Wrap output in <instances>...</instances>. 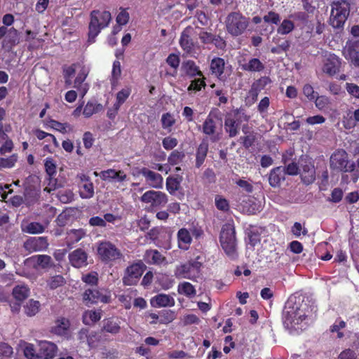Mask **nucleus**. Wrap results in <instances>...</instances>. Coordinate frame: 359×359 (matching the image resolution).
Wrapping results in <instances>:
<instances>
[{
	"label": "nucleus",
	"instance_id": "1",
	"mask_svg": "<svg viewBox=\"0 0 359 359\" xmlns=\"http://www.w3.org/2000/svg\"><path fill=\"white\" fill-rule=\"evenodd\" d=\"M311 311L309 304L304 301H297L290 297L285 304L283 311V323L288 329L296 330L304 329L306 318Z\"/></svg>",
	"mask_w": 359,
	"mask_h": 359
},
{
	"label": "nucleus",
	"instance_id": "2",
	"mask_svg": "<svg viewBox=\"0 0 359 359\" xmlns=\"http://www.w3.org/2000/svg\"><path fill=\"white\" fill-rule=\"evenodd\" d=\"M89 73V68L81 62L63 67V76L67 88H79Z\"/></svg>",
	"mask_w": 359,
	"mask_h": 359
},
{
	"label": "nucleus",
	"instance_id": "3",
	"mask_svg": "<svg viewBox=\"0 0 359 359\" xmlns=\"http://www.w3.org/2000/svg\"><path fill=\"white\" fill-rule=\"evenodd\" d=\"M90 21L88 27V39L90 43H94L96 36L101 30L108 27L111 15L107 11L93 10L90 14Z\"/></svg>",
	"mask_w": 359,
	"mask_h": 359
},
{
	"label": "nucleus",
	"instance_id": "4",
	"mask_svg": "<svg viewBox=\"0 0 359 359\" xmlns=\"http://www.w3.org/2000/svg\"><path fill=\"white\" fill-rule=\"evenodd\" d=\"M219 242L222 248L229 258L234 259L237 257V241L233 222H228L223 225L220 232Z\"/></svg>",
	"mask_w": 359,
	"mask_h": 359
},
{
	"label": "nucleus",
	"instance_id": "5",
	"mask_svg": "<svg viewBox=\"0 0 359 359\" xmlns=\"http://www.w3.org/2000/svg\"><path fill=\"white\" fill-rule=\"evenodd\" d=\"M350 5L346 1H333L329 19L330 25L335 28H342L349 15Z\"/></svg>",
	"mask_w": 359,
	"mask_h": 359
},
{
	"label": "nucleus",
	"instance_id": "6",
	"mask_svg": "<svg viewBox=\"0 0 359 359\" xmlns=\"http://www.w3.org/2000/svg\"><path fill=\"white\" fill-rule=\"evenodd\" d=\"M203 261V257L197 255L194 259L177 266L175 270V276L180 279L196 280L199 276Z\"/></svg>",
	"mask_w": 359,
	"mask_h": 359
},
{
	"label": "nucleus",
	"instance_id": "7",
	"mask_svg": "<svg viewBox=\"0 0 359 359\" xmlns=\"http://www.w3.org/2000/svg\"><path fill=\"white\" fill-rule=\"evenodd\" d=\"M249 18L240 12H231L228 14L225 20V26L227 32L233 36L243 34L249 26Z\"/></svg>",
	"mask_w": 359,
	"mask_h": 359
},
{
	"label": "nucleus",
	"instance_id": "8",
	"mask_svg": "<svg viewBox=\"0 0 359 359\" xmlns=\"http://www.w3.org/2000/svg\"><path fill=\"white\" fill-rule=\"evenodd\" d=\"M97 252L100 259L105 263L116 262L123 258L121 250L109 241L100 243L97 248Z\"/></svg>",
	"mask_w": 359,
	"mask_h": 359
},
{
	"label": "nucleus",
	"instance_id": "9",
	"mask_svg": "<svg viewBox=\"0 0 359 359\" xmlns=\"http://www.w3.org/2000/svg\"><path fill=\"white\" fill-rule=\"evenodd\" d=\"M250 117L243 111L235 110L229 113L225 118L224 129L230 137H235L239 132V125L241 121L249 120Z\"/></svg>",
	"mask_w": 359,
	"mask_h": 359
},
{
	"label": "nucleus",
	"instance_id": "10",
	"mask_svg": "<svg viewBox=\"0 0 359 359\" xmlns=\"http://www.w3.org/2000/svg\"><path fill=\"white\" fill-rule=\"evenodd\" d=\"M330 168L333 170L344 172H351L355 168L353 162L348 161L347 153L339 149L334 151L330 156Z\"/></svg>",
	"mask_w": 359,
	"mask_h": 359
},
{
	"label": "nucleus",
	"instance_id": "11",
	"mask_svg": "<svg viewBox=\"0 0 359 359\" xmlns=\"http://www.w3.org/2000/svg\"><path fill=\"white\" fill-rule=\"evenodd\" d=\"M145 268L144 264L141 261L128 266L123 278V283L126 285L136 284L142 276Z\"/></svg>",
	"mask_w": 359,
	"mask_h": 359
},
{
	"label": "nucleus",
	"instance_id": "12",
	"mask_svg": "<svg viewBox=\"0 0 359 359\" xmlns=\"http://www.w3.org/2000/svg\"><path fill=\"white\" fill-rule=\"evenodd\" d=\"M183 69L184 72L189 75L194 76H202L201 72L198 69V67L196 65L194 61H187L183 65ZM205 87V81L201 77L198 79H194L191 81L190 86L188 87L187 90H201Z\"/></svg>",
	"mask_w": 359,
	"mask_h": 359
},
{
	"label": "nucleus",
	"instance_id": "13",
	"mask_svg": "<svg viewBox=\"0 0 359 359\" xmlns=\"http://www.w3.org/2000/svg\"><path fill=\"white\" fill-rule=\"evenodd\" d=\"M110 300L111 294L106 290L88 289L83 294V301L86 306H90L99 302L109 303Z\"/></svg>",
	"mask_w": 359,
	"mask_h": 359
},
{
	"label": "nucleus",
	"instance_id": "14",
	"mask_svg": "<svg viewBox=\"0 0 359 359\" xmlns=\"http://www.w3.org/2000/svg\"><path fill=\"white\" fill-rule=\"evenodd\" d=\"M141 201L146 203H150L153 207L164 206L168 201L167 195L161 191H148L141 197Z\"/></svg>",
	"mask_w": 359,
	"mask_h": 359
},
{
	"label": "nucleus",
	"instance_id": "15",
	"mask_svg": "<svg viewBox=\"0 0 359 359\" xmlns=\"http://www.w3.org/2000/svg\"><path fill=\"white\" fill-rule=\"evenodd\" d=\"M341 60L336 55L326 53L323 60V71L324 73L332 76L339 72Z\"/></svg>",
	"mask_w": 359,
	"mask_h": 359
},
{
	"label": "nucleus",
	"instance_id": "16",
	"mask_svg": "<svg viewBox=\"0 0 359 359\" xmlns=\"http://www.w3.org/2000/svg\"><path fill=\"white\" fill-rule=\"evenodd\" d=\"M77 177L79 179V188L81 198L83 199L93 198L95 194L94 185L90 177L83 173L79 174Z\"/></svg>",
	"mask_w": 359,
	"mask_h": 359
},
{
	"label": "nucleus",
	"instance_id": "17",
	"mask_svg": "<svg viewBox=\"0 0 359 359\" xmlns=\"http://www.w3.org/2000/svg\"><path fill=\"white\" fill-rule=\"evenodd\" d=\"M196 230L186 228L180 229L177 234L178 248L183 250H187L192 242V235H194Z\"/></svg>",
	"mask_w": 359,
	"mask_h": 359
},
{
	"label": "nucleus",
	"instance_id": "18",
	"mask_svg": "<svg viewBox=\"0 0 359 359\" xmlns=\"http://www.w3.org/2000/svg\"><path fill=\"white\" fill-rule=\"evenodd\" d=\"M140 173L145 177L148 184L154 189H161L163 187V179L162 176L147 168H143Z\"/></svg>",
	"mask_w": 359,
	"mask_h": 359
},
{
	"label": "nucleus",
	"instance_id": "19",
	"mask_svg": "<svg viewBox=\"0 0 359 359\" xmlns=\"http://www.w3.org/2000/svg\"><path fill=\"white\" fill-rule=\"evenodd\" d=\"M100 177L104 181L122 182L126 180L127 175L123 170L107 169L100 172Z\"/></svg>",
	"mask_w": 359,
	"mask_h": 359
},
{
	"label": "nucleus",
	"instance_id": "20",
	"mask_svg": "<svg viewBox=\"0 0 359 359\" xmlns=\"http://www.w3.org/2000/svg\"><path fill=\"white\" fill-rule=\"evenodd\" d=\"M48 242L44 237L31 238L26 241L24 243L25 248L32 252L41 251L48 247Z\"/></svg>",
	"mask_w": 359,
	"mask_h": 359
},
{
	"label": "nucleus",
	"instance_id": "21",
	"mask_svg": "<svg viewBox=\"0 0 359 359\" xmlns=\"http://www.w3.org/2000/svg\"><path fill=\"white\" fill-rule=\"evenodd\" d=\"M40 358L52 359L57 351V346L50 341H41L39 343Z\"/></svg>",
	"mask_w": 359,
	"mask_h": 359
},
{
	"label": "nucleus",
	"instance_id": "22",
	"mask_svg": "<svg viewBox=\"0 0 359 359\" xmlns=\"http://www.w3.org/2000/svg\"><path fill=\"white\" fill-rule=\"evenodd\" d=\"M344 54L345 57L351 60L355 66H359V41L347 43Z\"/></svg>",
	"mask_w": 359,
	"mask_h": 359
},
{
	"label": "nucleus",
	"instance_id": "23",
	"mask_svg": "<svg viewBox=\"0 0 359 359\" xmlns=\"http://www.w3.org/2000/svg\"><path fill=\"white\" fill-rule=\"evenodd\" d=\"M150 304L155 308L171 307L175 305V299L169 294H159L151 299Z\"/></svg>",
	"mask_w": 359,
	"mask_h": 359
},
{
	"label": "nucleus",
	"instance_id": "24",
	"mask_svg": "<svg viewBox=\"0 0 359 359\" xmlns=\"http://www.w3.org/2000/svg\"><path fill=\"white\" fill-rule=\"evenodd\" d=\"M69 259L71 264L75 268L87 265V254L81 249H77L70 253Z\"/></svg>",
	"mask_w": 359,
	"mask_h": 359
},
{
	"label": "nucleus",
	"instance_id": "25",
	"mask_svg": "<svg viewBox=\"0 0 359 359\" xmlns=\"http://www.w3.org/2000/svg\"><path fill=\"white\" fill-rule=\"evenodd\" d=\"M144 260L149 264L161 265L166 263V258L157 250H147L144 255Z\"/></svg>",
	"mask_w": 359,
	"mask_h": 359
},
{
	"label": "nucleus",
	"instance_id": "26",
	"mask_svg": "<svg viewBox=\"0 0 359 359\" xmlns=\"http://www.w3.org/2000/svg\"><path fill=\"white\" fill-rule=\"evenodd\" d=\"M34 268L48 269L52 266V259L46 255H35L29 258Z\"/></svg>",
	"mask_w": 359,
	"mask_h": 359
},
{
	"label": "nucleus",
	"instance_id": "27",
	"mask_svg": "<svg viewBox=\"0 0 359 359\" xmlns=\"http://www.w3.org/2000/svg\"><path fill=\"white\" fill-rule=\"evenodd\" d=\"M70 323L68 319L61 318L57 319L51 327V332L59 336L66 335L68 332Z\"/></svg>",
	"mask_w": 359,
	"mask_h": 359
},
{
	"label": "nucleus",
	"instance_id": "28",
	"mask_svg": "<svg viewBox=\"0 0 359 359\" xmlns=\"http://www.w3.org/2000/svg\"><path fill=\"white\" fill-rule=\"evenodd\" d=\"M239 65L243 70L259 72L264 69V65L258 58H252L247 62L239 60Z\"/></svg>",
	"mask_w": 359,
	"mask_h": 359
},
{
	"label": "nucleus",
	"instance_id": "29",
	"mask_svg": "<svg viewBox=\"0 0 359 359\" xmlns=\"http://www.w3.org/2000/svg\"><path fill=\"white\" fill-rule=\"evenodd\" d=\"M121 321L118 318H109L104 320L102 330L104 332L116 334L121 330Z\"/></svg>",
	"mask_w": 359,
	"mask_h": 359
},
{
	"label": "nucleus",
	"instance_id": "30",
	"mask_svg": "<svg viewBox=\"0 0 359 359\" xmlns=\"http://www.w3.org/2000/svg\"><path fill=\"white\" fill-rule=\"evenodd\" d=\"M86 235V232L83 229H71L67 233L66 243L70 246L81 241Z\"/></svg>",
	"mask_w": 359,
	"mask_h": 359
},
{
	"label": "nucleus",
	"instance_id": "31",
	"mask_svg": "<svg viewBox=\"0 0 359 359\" xmlns=\"http://www.w3.org/2000/svg\"><path fill=\"white\" fill-rule=\"evenodd\" d=\"M302 180L304 183L306 184H311L316 179V171L314 166L309 164H306L302 167L301 172Z\"/></svg>",
	"mask_w": 359,
	"mask_h": 359
},
{
	"label": "nucleus",
	"instance_id": "32",
	"mask_svg": "<svg viewBox=\"0 0 359 359\" xmlns=\"http://www.w3.org/2000/svg\"><path fill=\"white\" fill-rule=\"evenodd\" d=\"M243 209L248 215H255L261 210V205L255 198H248L243 201Z\"/></svg>",
	"mask_w": 359,
	"mask_h": 359
},
{
	"label": "nucleus",
	"instance_id": "33",
	"mask_svg": "<svg viewBox=\"0 0 359 359\" xmlns=\"http://www.w3.org/2000/svg\"><path fill=\"white\" fill-rule=\"evenodd\" d=\"M305 95L309 100L316 99V106L319 109H323L327 107L330 103L329 99L323 95L317 96V92L316 91H304Z\"/></svg>",
	"mask_w": 359,
	"mask_h": 359
},
{
	"label": "nucleus",
	"instance_id": "34",
	"mask_svg": "<svg viewBox=\"0 0 359 359\" xmlns=\"http://www.w3.org/2000/svg\"><path fill=\"white\" fill-rule=\"evenodd\" d=\"M225 67L224 59L220 57L214 58L210 63V69L212 74L218 78H222Z\"/></svg>",
	"mask_w": 359,
	"mask_h": 359
},
{
	"label": "nucleus",
	"instance_id": "35",
	"mask_svg": "<svg viewBox=\"0 0 359 359\" xmlns=\"http://www.w3.org/2000/svg\"><path fill=\"white\" fill-rule=\"evenodd\" d=\"M101 317L100 310H88L83 314V323L89 325L100 320Z\"/></svg>",
	"mask_w": 359,
	"mask_h": 359
},
{
	"label": "nucleus",
	"instance_id": "36",
	"mask_svg": "<svg viewBox=\"0 0 359 359\" xmlns=\"http://www.w3.org/2000/svg\"><path fill=\"white\" fill-rule=\"evenodd\" d=\"M284 178V170L280 167L273 168L269 177V182L271 186L277 187Z\"/></svg>",
	"mask_w": 359,
	"mask_h": 359
},
{
	"label": "nucleus",
	"instance_id": "37",
	"mask_svg": "<svg viewBox=\"0 0 359 359\" xmlns=\"http://www.w3.org/2000/svg\"><path fill=\"white\" fill-rule=\"evenodd\" d=\"M29 295V288L26 285H16L13 290V297L19 302H22Z\"/></svg>",
	"mask_w": 359,
	"mask_h": 359
},
{
	"label": "nucleus",
	"instance_id": "38",
	"mask_svg": "<svg viewBox=\"0 0 359 359\" xmlns=\"http://www.w3.org/2000/svg\"><path fill=\"white\" fill-rule=\"evenodd\" d=\"M180 44L182 48L186 53H189L192 51L194 43L189 35L188 34L187 29H185L182 32L180 39Z\"/></svg>",
	"mask_w": 359,
	"mask_h": 359
},
{
	"label": "nucleus",
	"instance_id": "39",
	"mask_svg": "<svg viewBox=\"0 0 359 359\" xmlns=\"http://www.w3.org/2000/svg\"><path fill=\"white\" fill-rule=\"evenodd\" d=\"M208 150V143L203 142L198 147L197 151H196V165L197 168H199L201 166V165L203 163L205 157L207 156Z\"/></svg>",
	"mask_w": 359,
	"mask_h": 359
},
{
	"label": "nucleus",
	"instance_id": "40",
	"mask_svg": "<svg viewBox=\"0 0 359 359\" xmlns=\"http://www.w3.org/2000/svg\"><path fill=\"white\" fill-rule=\"evenodd\" d=\"M19 158L18 154H13L8 157H0V170L11 169L15 167Z\"/></svg>",
	"mask_w": 359,
	"mask_h": 359
},
{
	"label": "nucleus",
	"instance_id": "41",
	"mask_svg": "<svg viewBox=\"0 0 359 359\" xmlns=\"http://www.w3.org/2000/svg\"><path fill=\"white\" fill-rule=\"evenodd\" d=\"M45 226L39 222H31L22 225V230L24 232L36 234L44 231Z\"/></svg>",
	"mask_w": 359,
	"mask_h": 359
},
{
	"label": "nucleus",
	"instance_id": "42",
	"mask_svg": "<svg viewBox=\"0 0 359 359\" xmlns=\"http://www.w3.org/2000/svg\"><path fill=\"white\" fill-rule=\"evenodd\" d=\"M6 36V39L9 38V41L12 43H15L17 41L18 32L14 28L8 29L3 26L0 27V40Z\"/></svg>",
	"mask_w": 359,
	"mask_h": 359
},
{
	"label": "nucleus",
	"instance_id": "43",
	"mask_svg": "<svg viewBox=\"0 0 359 359\" xmlns=\"http://www.w3.org/2000/svg\"><path fill=\"white\" fill-rule=\"evenodd\" d=\"M47 285L50 290H55L64 285L66 283L65 279L61 275H55L50 277L47 280Z\"/></svg>",
	"mask_w": 359,
	"mask_h": 359
},
{
	"label": "nucleus",
	"instance_id": "44",
	"mask_svg": "<svg viewBox=\"0 0 359 359\" xmlns=\"http://www.w3.org/2000/svg\"><path fill=\"white\" fill-rule=\"evenodd\" d=\"M181 177H168L166 179V189L170 194H175L180 188Z\"/></svg>",
	"mask_w": 359,
	"mask_h": 359
},
{
	"label": "nucleus",
	"instance_id": "45",
	"mask_svg": "<svg viewBox=\"0 0 359 359\" xmlns=\"http://www.w3.org/2000/svg\"><path fill=\"white\" fill-rule=\"evenodd\" d=\"M25 312L29 316H35L39 311L40 303L33 299L29 300L25 306Z\"/></svg>",
	"mask_w": 359,
	"mask_h": 359
},
{
	"label": "nucleus",
	"instance_id": "46",
	"mask_svg": "<svg viewBox=\"0 0 359 359\" xmlns=\"http://www.w3.org/2000/svg\"><path fill=\"white\" fill-rule=\"evenodd\" d=\"M178 292L187 297H193L196 294V290L190 283L183 282L178 285Z\"/></svg>",
	"mask_w": 359,
	"mask_h": 359
},
{
	"label": "nucleus",
	"instance_id": "47",
	"mask_svg": "<svg viewBox=\"0 0 359 359\" xmlns=\"http://www.w3.org/2000/svg\"><path fill=\"white\" fill-rule=\"evenodd\" d=\"M102 109V106L100 104L89 102L86 105L83 114L86 117H90L93 114L101 111Z\"/></svg>",
	"mask_w": 359,
	"mask_h": 359
},
{
	"label": "nucleus",
	"instance_id": "48",
	"mask_svg": "<svg viewBox=\"0 0 359 359\" xmlns=\"http://www.w3.org/2000/svg\"><path fill=\"white\" fill-rule=\"evenodd\" d=\"M48 126L50 128H52L62 133H67L72 130V127L69 123H60V122H58L55 120H50L48 122Z\"/></svg>",
	"mask_w": 359,
	"mask_h": 359
},
{
	"label": "nucleus",
	"instance_id": "49",
	"mask_svg": "<svg viewBox=\"0 0 359 359\" xmlns=\"http://www.w3.org/2000/svg\"><path fill=\"white\" fill-rule=\"evenodd\" d=\"M271 80L268 76H263L257 80L252 85V90H263L271 88Z\"/></svg>",
	"mask_w": 359,
	"mask_h": 359
},
{
	"label": "nucleus",
	"instance_id": "50",
	"mask_svg": "<svg viewBox=\"0 0 359 359\" xmlns=\"http://www.w3.org/2000/svg\"><path fill=\"white\" fill-rule=\"evenodd\" d=\"M294 28V24L292 21L285 19L277 29L278 34L286 35L290 34Z\"/></svg>",
	"mask_w": 359,
	"mask_h": 359
},
{
	"label": "nucleus",
	"instance_id": "51",
	"mask_svg": "<svg viewBox=\"0 0 359 359\" xmlns=\"http://www.w3.org/2000/svg\"><path fill=\"white\" fill-rule=\"evenodd\" d=\"M215 122L210 114L203 123V131L206 135H212L215 131Z\"/></svg>",
	"mask_w": 359,
	"mask_h": 359
},
{
	"label": "nucleus",
	"instance_id": "52",
	"mask_svg": "<svg viewBox=\"0 0 359 359\" xmlns=\"http://www.w3.org/2000/svg\"><path fill=\"white\" fill-rule=\"evenodd\" d=\"M184 158V154L182 151L178 150L173 151L168 157V163L170 165L179 164Z\"/></svg>",
	"mask_w": 359,
	"mask_h": 359
},
{
	"label": "nucleus",
	"instance_id": "53",
	"mask_svg": "<svg viewBox=\"0 0 359 359\" xmlns=\"http://www.w3.org/2000/svg\"><path fill=\"white\" fill-rule=\"evenodd\" d=\"M25 356L27 359H40L39 351L36 352L34 345L28 344L24 348Z\"/></svg>",
	"mask_w": 359,
	"mask_h": 359
},
{
	"label": "nucleus",
	"instance_id": "54",
	"mask_svg": "<svg viewBox=\"0 0 359 359\" xmlns=\"http://www.w3.org/2000/svg\"><path fill=\"white\" fill-rule=\"evenodd\" d=\"M175 123V119L170 113H165L161 116V124L164 129L171 128Z\"/></svg>",
	"mask_w": 359,
	"mask_h": 359
},
{
	"label": "nucleus",
	"instance_id": "55",
	"mask_svg": "<svg viewBox=\"0 0 359 359\" xmlns=\"http://www.w3.org/2000/svg\"><path fill=\"white\" fill-rule=\"evenodd\" d=\"M57 196L62 203H68L74 200V194L71 190H64L59 191Z\"/></svg>",
	"mask_w": 359,
	"mask_h": 359
},
{
	"label": "nucleus",
	"instance_id": "56",
	"mask_svg": "<svg viewBox=\"0 0 359 359\" xmlns=\"http://www.w3.org/2000/svg\"><path fill=\"white\" fill-rule=\"evenodd\" d=\"M291 231L297 238L300 237L302 235L306 236L308 233L307 229L299 222H294L292 226Z\"/></svg>",
	"mask_w": 359,
	"mask_h": 359
},
{
	"label": "nucleus",
	"instance_id": "57",
	"mask_svg": "<svg viewBox=\"0 0 359 359\" xmlns=\"http://www.w3.org/2000/svg\"><path fill=\"white\" fill-rule=\"evenodd\" d=\"M44 165L46 171L50 177L54 175L56 173V165L53 158H46Z\"/></svg>",
	"mask_w": 359,
	"mask_h": 359
},
{
	"label": "nucleus",
	"instance_id": "58",
	"mask_svg": "<svg viewBox=\"0 0 359 359\" xmlns=\"http://www.w3.org/2000/svg\"><path fill=\"white\" fill-rule=\"evenodd\" d=\"M263 20L266 23L278 25L280 22V18L278 13L270 11L263 17Z\"/></svg>",
	"mask_w": 359,
	"mask_h": 359
},
{
	"label": "nucleus",
	"instance_id": "59",
	"mask_svg": "<svg viewBox=\"0 0 359 359\" xmlns=\"http://www.w3.org/2000/svg\"><path fill=\"white\" fill-rule=\"evenodd\" d=\"M81 279L86 284L96 285L98 280V274L97 273L93 271L88 274L83 275Z\"/></svg>",
	"mask_w": 359,
	"mask_h": 359
},
{
	"label": "nucleus",
	"instance_id": "60",
	"mask_svg": "<svg viewBox=\"0 0 359 359\" xmlns=\"http://www.w3.org/2000/svg\"><path fill=\"white\" fill-rule=\"evenodd\" d=\"M0 144H1L0 147V154L2 156L7 153H11L13 149L14 144L11 139L3 141V142Z\"/></svg>",
	"mask_w": 359,
	"mask_h": 359
},
{
	"label": "nucleus",
	"instance_id": "61",
	"mask_svg": "<svg viewBox=\"0 0 359 359\" xmlns=\"http://www.w3.org/2000/svg\"><path fill=\"white\" fill-rule=\"evenodd\" d=\"M178 141L172 137H167L163 140L162 144L166 150H171L177 145Z\"/></svg>",
	"mask_w": 359,
	"mask_h": 359
},
{
	"label": "nucleus",
	"instance_id": "62",
	"mask_svg": "<svg viewBox=\"0 0 359 359\" xmlns=\"http://www.w3.org/2000/svg\"><path fill=\"white\" fill-rule=\"evenodd\" d=\"M148 320L150 324H156L158 323L161 324H167L168 320L163 319L162 316H159L158 314L150 313L147 316Z\"/></svg>",
	"mask_w": 359,
	"mask_h": 359
},
{
	"label": "nucleus",
	"instance_id": "63",
	"mask_svg": "<svg viewBox=\"0 0 359 359\" xmlns=\"http://www.w3.org/2000/svg\"><path fill=\"white\" fill-rule=\"evenodd\" d=\"M342 123L346 129H351L355 126L356 123L353 121L351 111H348L346 116L344 117Z\"/></svg>",
	"mask_w": 359,
	"mask_h": 359
},
{
	"label": "nucleus",
	"instance_id": "64",
	"mask_svg": "<svg viewBox=\"0 0 359 359\" xmlns=\"http://www.w3.org/2000/svg\"><path fill=\"white\" fill-rule=\"evenodd\" d=\"M129 20V14L128 13L123 9L116 17V22L119 25H125L128 23Z\"/></svg>",
	"mask_w": 359,
	"mask_h": 359
}]
</instances>
